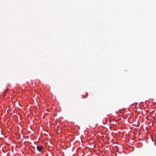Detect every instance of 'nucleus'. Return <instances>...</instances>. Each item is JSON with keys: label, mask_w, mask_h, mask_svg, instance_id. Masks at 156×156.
Instances as JSON below:
<instances>
[{"label": "nucleus", "mask_w": 156, "mask_h": 156, "mask_svg": "<svg viewBox=\"0 0 156 156\" xmlns=\"http://www.w3.org/2000/svg\"><path fill=\"white\" fill-rule=\"evenodd\" d=\"M43 148V147L42 146H37V149L39 151H41Z\"/></svg>", "instance_id": "nucleus-1"}, {"label": "nucleus", "mask_w": 156, "mask_h": 156, "mask_svg": "<svg viewBox=\"0 0 156 156\" xmlns=\"http://www.w3.org/2000/svg\"><path fill=\"white\" fill-rule=\"evenodd\" d=\"M7 90H8V89H6V90H5V91L4 92V93H4L3 95H4V96L5 95V93H6V91Z\"/></svg>", "instance_id": "nucleus-2"}]
</instances>
